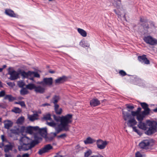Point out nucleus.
I'll return each instance as SVG.
<instances>
[{
  "label": "nucleus",
  "mask_w": 157,
  "mask_h": 157,
  "mask_svg": "<svg viewBox=\"0 0 157 157\" xmlns=\"http://www.w3.org/2000/svg\"><path fill=\"white\" fill-rule=\"evenodd\" d=\"M47 124L49 126L54 128L56 132H52L51 134L52 136L54 137L56 136L57 134L63 131L67 132L69 131L70 130V129L69 128H67L66 129H64V128L61 127L56 126V124L53 123H47Z\"/></svg>",
  "instance_id": "5"
},
{
  "label": "nucleus",
  "mask_w": 157,
  "mask_h": 157,
  "mask_svg": "<svg viewBox=\"0 0 157 157\" xmlns=\"http://www.w3.org/2000/svg\"><path fill=\"white\" fill-rule=\"evenodd\" d=\"M136 157H142V155L140 152H138L136 154Z\"/></svg>",
  "instance_id": "50"
},
{
  "label": "nucleus",
  "mask_w": 157,
  "mask_h": 157,
  "mask_svg": "<svg viewBox=\"0 0 157 157\" xmlns=\"http://www.w3.org/2000/svg\"><path fill=\"white\" fill-rule=\"evenodd\" d=\"M122 111L123 118L124 120L127 121L128 120L127 123L128 126L129 127L132 128L133 131L136 132L138 135L141 134V133L136 128V127H134L137 123V122L135 118L134 117H132L131 114L127 112H125L123 109L122 110Z\"/></svg>",
  "instance_id": "4"
},
{
  "label": "nucleus",
  "mask_w": 157,
  "mask_h": 157,
  "mask_svg": "<svg viewBox=\"0 0 157 157\" xmlns=\"http://www.w3.org/2000/svg\"><path fill=\"white\" fill-rule=\"evenodd\" d=\"M34 77H33V76L32 77H29V78H29V79L31 80L34 81Z\"/></svg>",
  "instance_id": "55"
},
{
  "label": "nucleus",
  "mask_w": 157,
  "mask_h": 157,
  "mask_svg": "<svg viewBox=\"0 0 157 157\" xmlns=\"http://www.w3.org/2000/svg\"><path fill=\"white\" fill-rule=\"evenodd\" d=\"M5 99H8L10 101H12L15 100L16 98L11 95H7L5 96Z\"/></svg>",
  "instance_id": "24"
},
{
  "label": "nucleus",
  "mask_w": 157,
  "mask_h": 157,
  "mask_svg": "<svg viewBox=\"0 0 157 157\" xmlns=\"http://www.w3.org/2000/svg\"><path fill=\"white\" fill-rule=\"evenodd\" d=\"M76 149H78L79 150L81 149V148L80 147L79 145H77L75 147Z\"/></svg>",
  "instance_id": "57"
},
{
  "label": "nucleus",
  "mask_w": 157,
  "mask_h": 157,
  "mask_svg": "<svg viewBox=\"0 0 157 157\" xmlns=\"http://www.w3.org/2000/svg\"><path fill=\"white\" fill-rule=\"evenodd\" d=\"M140 105L142 108L144 109L143 113H146L147 114H149L150 112V109L148 108V105L145 102H142L140 103Z\"/></svg>",
  "instance_id": "12"
},
{
  "label": "nucleus",
  "mask_w": 157,
  "mask_h": 157,
  "mask_svg": "<svg viewBox=\"0 0 157 157\" xmlns=\"http://www.w3.org/2000/svg\"><path fill=\"white\" fill-rule=\"evenodd\" d=\"M147 58L146 56L144 55L142 56H139L138 57V60L142 63H143L144 61Z\"/></svg>",
  "instance_id": "34"
},
{
  "label": "nucleus",
  "mask_w": 157,
  "mask_h": 157,
  "mask_svg": "<svg viewBox=\"0 0 157 157\" xmlns=\"http://www.w3.org/2000/svg\"><path fill=\"white\" fill-rule=\"evenodd\" d=\"M49 72L51 74H53L55 73V71H49Z\"/></svg>",
  "instance_id": "60"
},
{
  "label": "nucleus",
  "mask_w": 157,
  "mask_h": 157,
  "mask_svg": "<svg viewBox=\"0 0 157 157\" xmlns=\"http://www.w3.org/2000/svg\"><path fill=\"white\" fill-rule=\"evenodd\" d=\"M108 144L106 141H103L101 140H98L97 141V145L98 148L100 149H104Z\"/></svg>",
  "instance_id": "9"
},
{
  "label": "nucleus",
  "mask_w": 157,
  "mask_h": 157,
  "mask_svg": "<svg viewBox=\"0 0 157 157\" xmlns=\"http://www.w3.org/2000/svg\"><path fill=\"white\" fill-rule=\"evenodd\" d=\"M77 31L78 33L83 37H85L87 36V33L84 30L80 29L78 28Z\"/></svg>",
  "instance_id": "21"
},
{
  "label": "nucleus",
  "mask_w": 157,
  "mask_h": 157,
  "mask_svg": "<svg viewBox=\"0 0 157 157\" xmlns=\"http://www.w3.org/2000/svg\"><path fill=\"white\" fill-rule=\"evenodd\" d=\"M53 83V79L52 78H44L43 80L40 82H37V84H42L43 86H50Z\"/></svg>",
  "instance_id": "6"
},
{
  "label": "nucleus",
  "mask_w": 157,
  "mask_h": 157,
  "mask_svg": "<svg viewBox=\"0 0 157 157\" xmlns=\"http://www.w3.org/2000/svg\"><path fill=\"white\" fill-rule=\"evenodd\" d=\"M119 73L122 76H125L126 75V72L123 70L120 71Z\"/></svg>",
  "instance_id": "43"
},
{
  "label": "nucleus",
  "mask_w": 157,
  "mask_h": 157,
  "mask_svg": "<svg viewBox=\"0 0 157 157\" xmlns=\"http://www.w3.org/2000/svg\"><path fill=\"white\" fill-rule=\"evenodd\" d=\"M145 64H148L150 63V61L147 58L144 61L143 63Z\"/></svg>",
  "instance_id": "48"
},
{
  "label": "nucleus",
  "mask_w": 157,
  "mask_h": 157,
  "mask_svg": "<svg viewBox=\"0 0 157 157\" xmlns=\"http://www.w3.org/2000/svg\"><path fill=\"white\" fill-rule=\"evenodd\" d=\"M11 111L16 113H20L21 112L22 110L18 107H14L11 110Z\"/></svg>",
  "instance_id": "28"
},
{
  "label": "nucleus",
  "mask_w": 157,
  "mask_h": 157,
  "mask_svg": "<svg viewBox=\"0 0 157 157\" xmlns=\"http://www.w3.org/2000/svg\"><path fill=\"white\" fill-rule=\"evenodd\" d=\"M39 132L42 136H46L47 132L46 128L40 129Z\"/></svg>",
  "instance_id": "27"
},
{
  "label": "nucleus",
  "mask_w": 157,
  "mask_h": 157,
  "mask_svg": "<svg viewBox=\"0 0 157 157\" xmlns=\"http://www.w3.org/2000/svg\"><path fill=\"white\" fill-rule=\"evenodd\" d=\"M44 120L46 121H51L52 120V118L51 117V115L49 114H48L46 115H45L44 116Z\"/></svg>",
  "instance_id": "38"
},
{
  "label": "nucleus",
  "mask_w": 157,
  "mask_h": 157,
  "mask_svg": "<svg viewBox=\"0 0 157 157\" xmlns=\"http://www.w3.org/2000/svg\"><path fill=\"white\" fill-rule=\"evenodd\" d=\"M9 74L10 75V78L11 80H14L18 78L19 72L18 73L15 71H13L10 72Z\"/></svg>",
  "instance_id": "11"
},
{
  "label": "nucleus",
  "mask_w": 157,
  "mask_h": 157,
  "mask_svg": "<svg viewBox=\"0 0 157 157\" xmlns=\"http://www.w3.org/2000/svg\"><path fill=\"white\" fill-rule=\"evenodd\" d=\"M33 131L38 130L39 131L40 129L38 126L33 127Z\"/></svg>",
  "instance_id": "47"
},
{
  "label": "nucleus",
  "mask_w": 157,
  "mask_h": 157,
  "mask_svg": "<svg viewBox=\"0 0 157 157\" xmlns=\"http://www.w3.org/2000/svg\"><path fill=\"white\" fill-rule=\"evenodd\" d=\"M7 84L11 87H13L14 86V84L11 82H8L7 83Z\"/></svg>",
  "instance_id": "51"
},
{
  "label": "nucleus",
  "mask_w": 157,
  "mask_h": 157,
  "mask_svg": "<svg viewBox=\"0 0 157 157\" xmlns=\"http://www.w3.org/2000/svg\"><path fill=\"white\" fill-rule=\"evenodd\" d=\"M29 155L28 153H26L23 154L22 157H29Z\"/></svg>",
  "instance_id": "52"
},
{
  "label": "nucleus",
  "mask_w": 157,
  "mask_h": 157,
  "mask_svg": "<svg viewBox=\"0 0 157 157\" xmlns=\"http://www.w3.org/2000/svg\"><path fill=\"white\" fill-rule=\"evenodd\" d=\"M27 117L29 121H33L38 119V114L36 113H34L32 115L28 114Z\"/></svg>",
  "instance_id": "18"
},
{
  "label": "nucleus",
  "mask_w": 157,
  "mask_h": 157,
  "mask_svg": "<svg viewBox=\"0 0 157 157\" xmlns=\"http://www.w3.org/2000/svg\"><path fill=\"white\" fill-rule=\"evenodd\" d=\"M131 113L132 117V116L135 117V116H136L137 117L139 113L137 111H131Z\"/></svg>",
  "instance_id": "40"
},
{
  "label": "nucleus",
  "mask_w": 157,
  "mask_h": 157,
  "mask_svg": "<svg viewBox=\"0 0 157 157\" xmlns=\"http://www.w3.org/2000/svg\"><path fill=\"white\" fill-rule=\"evenodd\" d=\"M12 146L10 145H7L4 146V151L6 152H8L9 151L12 150Z\"/></svg>",
  "instance_id": "30"
},
{
  "label": "nucleus",
  "mask_w": 157,
  "mask_h": 157,
  "mask_svg": "<svg viewBox=\"0 0 157 157\" xmlns=\"http://www.w3.org/2000/svg\"><path fill=\"white\" fill-rule=\"evenodd\" d=\"M79 44L81 46L84 48L89 46V44H88L87 43H86L85 41H81L80 42Z\"/></svg>",
  "instance_id": "36"
},
{
  "label": "nucleus",
  "mask_w": 157,
  "mask_h": 157,
  "mask_svg": "<svg viewBox=\"0 0 157 157\" xmlns=\"http://www.w3.org/2000/svg\"><path fill=\"white\" fill-rule=\"evenodd\" d=\"M5 91L2 90L0 92V98L4 96L5 95Z\"/></svg>",
  "instance_id": "44"
},
{
  "label": "nucleus",
  "mask_w": 157,
  "mask_h": 157,
  "mask_svg": "<svg viewBox=\"0 0 157 157\" xmlns=\"http://www.w3.org/2000/svg\"><path fill=\"white\" fill-rule=\"evenodd\" d=\"M91 153V151L90 150H89L87 151L85 153V157H88L90 155Z\"/></svg>",
  "instance_id": "42"
},
{
  "label": "nucleus",
  "mask_w": 157,
  "mask_h": 157,
  "mask_svg": "<svg viewBox=\"0 0 157 157\" xmlns=\"http://www.w3.org/2000/svg\"><path fill=\"white\" fill-rule=\"evenodd\" d=\"M45 89L44 86H36L35 89V91L36 93H39L43 94L45 91Z\"/></svg>",
  "instance_id": "13"
},
{
  "label": "nucleus",
  "mask_w": 157,
  "mask_h": 157,
  "mask_svg": "<svg viewBox=\"0 0 157 157\" xmlns=\"http://www.w3.org/2000/svg\"><path fill=\"white\" fill-rule=\"evenodd\" d=\"M18 86L21 88H23V87L25 86V83L24 82L22 81H19L17 82Z\"/></svg>",
  "instance_id": "37"
},
{
  "label": "nucleus",
  "mask_w": 157,
  "mask_h": 157,
  "mask_svg": "<svg viewBox=\"0 0 157 157\" xmlns=\"http://www.w3.org/2000/svg\"><path fill=\"white\" fill-rule=\"evenodd\" d=\"M100 101L97 98H94L90 100V105L92 107H94L99 105Z\"/></svg>",
  "instance_id": "16"
},
{
  "label": "nucleus",
  "mask_w": 157,
  "mask_h": 157,
  "mask_svg": "<svg viewBox=\"0 0 157 157\" xmlns=\"http://www.w3.org/2000/svg\"><path fill=\"white\" fill-rule=\"evenodd\" d=\"M5 157H12V156L10 154H5Z\"/></svg>",
  "instance_id": "58"
},
{
  "label": "nucleus",
  "mask_w": 157,
  "mask_h": 157,
  "mask_svg": "<svg viewBox=\"0 0 157 157\" xmlns=\"http://www.w3.org/2000/svg\"><path fill=\"white\" fill-rule=\"evenodd\" d=\"M67 78V77L65 76L60 77L55 80V84L57 85L63 83L66 81Z\"/></svg>",
  "instance_id": "15"
},
{
  "label": "nucleus",
  "mask_w": 157,
  "mask_h": 157,
  "mask_svg": "<svg viewBox=\"0 0 157 157\" xmlns=\"http://www.w3.org/2000/svg\"><path fill=\"white\" fill-rule=\"evenodd\" d=\"M91 157H104L101 155H93Z\"/></svg>",
  "instance_id": "56"
},
{
  "label": "nucleus",
  "mask_w": 157,
  "mask_h": 157,
  "mask_svg": "<svg viewBox=\"0 0 157 157\" xmlns=\"http://www.w3.org/2000/svg\"><path fill=\"white\" fill-rule=\"evenodd\" d=\"M4 125V128L7 129H9L10 127L12 126L13 123V122L9 120H6L3 122Z\"/></svg>",
  "instance_id": "17"
},
{
  "label": "nucleus",
  "mask_w": 157,
  "mask_h": 157,
  "mask_svg": "<svg viewBox=\"0 0 157 157\" xmlns=\"http://www.w3.org/2000/svg\"><path fill=\"white\" fill-rule=\"evenodd\" d=\"M26 132H27L32 134L33 133V130L32 126H29L26 128Z\"/></svg>",
  "instance_id": "35"
},
{
  "label": "nucleus",
  "mask_w": 157,
  "mask_h": 157,
  "mask_svg": "<svg viewBox=\"0 0 157 157\" xmlns=\"http://www.w3.org/2000/svg\"><path fill=\"white\" fill-rule=\"evenodd\" d=\"M54 157H62V156L61 155H57L55 156Z\"/></svg>",
  "instance_id": "63"
},
{
  "label": "nucleus",
  "mask_w": 157,
  "mask_h": 157,
  "mask_svg": "<svg viewBox=\"0 0 157 157\" xmlns=\"http://www.w3.org/2000/svg\"><path fill=\"white\" fill-rule=\"evenodd\" d=\"M19 75H21L24 78H28L30 77V71H29L28 72H26L24 71H21L20 70L19 71Z\"/></svg>",
  "instance_id": "19"
},
{
  "label": "nucleus",
  "mask_w": 157,
  "mask_h": 157,
  "mask_svg": "<svg viewBox=\"0 0 157 157\" xmlns=\"http://www.w3.org/2000/svg\"><path fill=\"white\" fill-rule=\"evenodd\" d=\"M66 135L65 133H63L62 134L59 136H58V138H64L66 137Z\"/></svg>",
  "instance_id": "46"
},
{
  "label": "nucleus",
  "mask_w": 157,
  "mask_h": 157,
  "mask_svg": "<svg viewBox=\"0 0 157 157\" xmlns=\"http://www.w3.org/2000/svg\"><path fill=\"white\" fill-rule=\"evenodd\" d=\"M152 145L151 141L148 140H143L139 144L141 148L145 149H148Z\"/></svg>",
  "instance_id": "7"
},
{
  "label": "nucleus",
  "mask_w": 157,
  "mask_h": 157,
  "mask_svg": "<svg viewBox=\"0 0 157 157\" xmlns=\"http://www.w3.org/2000/svg\"><path fill=\"white\" fill-rule=\"evenodd\" d=\"M140 21L142 23L141 25L144 29H147L149 28L147 20L144 19V17H142L140 18Z\"/></svg>",
  "instance_id": "14"
},
{
  "label": "nucleus",
  "mask_w": 157,
  "mask_h": 157,
  "mask_svg": "<svg viewBox=\"0 0 157 157\" xmlns=\"http://www.w3.org/2000/svg\"><path fill=\"white\" fill-rule=\"evenodd\" d=\"M52 146L49 144H48L45 145L43 148L40 149L39 151V154L41 155L44 153L48 152L49 150L52 149Z\"/></svg>",
  "instance_id": "10"
},
{
  "label": "nucleus",
  "mask_w": 157,
  "mask_h": 157,
  "mask_svg": "<svg viewBox=\"0 0 157 157\" xmlns=\"http://www.w3.org/2000/svg\"><path fill=\"white\" fill-rule=\"evenodd\" d=\"M157 122L155 121H147L146 124L140 122L138 124V127L140 128L145 130L148 129L145 133L149 135L157 131Z\"/></svg>",
  "instance_id": "3"
},
{
  "label": "nucleus",
  "mask_w": 157,
  "mask_h": 157,
  "mask_svg": "<svg viewBox=\"0 0 157 157\" xmlns=\"http://www.w3.org/2000/svg\"><path fill=\"white\" fill-rule=\"evenodd\" d=\"M5 13L7 15L10 17H14L15 16V14L13 12L10 10H5Z\"/></svg>",
  "instance_id": "22"
},
{
  "label": "nucleus",
  "mask_w": 157,
  "mask_h": 157,
  "mask_svg": "<svg viewBox=\"0 0 157 157\" xmlns=\"http://www.w3.org/2000/svg\"><path fill=\"white\" fill-rule=\"evenodd\" d=\"M143 40L146 43L151 45H155L157 44V40L150 36H145Z\"/></svg>",
  "instance_id": "8"
},
{
  "label": "nucleus",
  "mask_w": 157,
  "mask_h": 157,
  "mask_svg": "<svg viewBox=\"0 0 157 157\" xmlns=\"http://www.w3.org/2000/svg\"><path fill=\"white\" fill-rule=\"evenodd\" d=\"M20 105L22 107L25 108L26 107V105L25 102L24 101H20Z\"/></svg>",
  "instance_id": "45"
},
{
  "label": "nucleus",
  "mask_w": 157,
  "mask_h": 157,
  "mask_svg": "<svg viewBox=\"0 0 157 157\" xmlns=\"http://www.w3.org/2000/svg\"><path fill=\"white\" fill-rule=\"evenodd\" d=\"M113 4L115 6H119L121 4V0H118L117 3V2L115 1Z\"/></svg>",
  "instance_id": "41"
},
{
  "label": "nucleus",
  "mask_w": 157,
  "mask_h": 157,
  "mask_svg": "<svg viewBox=\"0 0 157 157\" xmlns=\"http://www.w3.org/2000/svg\"><path fill=\"white\" fill-rule=\"evenodd\" d=\"M84 142L86 144H92L93 143L94 141L91 138L89 137L87 138L84 141Z\"/></svg>",
  "instance_id": "33"
},
{
  "label": "nucleus",
  "mask_w": 157,
  "mask_h": 157,
  "mask_svg": "<svg viewBox=\"0 0 157 157\" xmlns=\"http://www.w3.org/2000/svg\"><path fill=\"white\" fill-rule=\"evenodd\" d=\"M24 117L23 116H21L17 120L16 123L18 124H21L24 122Z\"/></svg>",
  "instance_id": "23"
},
{
  "label": "nucleus",
  "mask_w": 157,
  "mask_h": 157,
  "mask_svg": "<svg viewBox=\"0 0 157 157\" xmlns=\"http://www.w3.org/2000/svg\"><path fill=\"white\" fill-rule=\"evenodd\" d=\"M20 94L22 95H25L29 93V91L27 88H22L20 91Z\"/></svg>",
  "instance_id": "26"
},
{
  "label": "nucleus",
  "mask_w": 157,
  "mask_h": 157,
  "mask_svg": "<svg viewBox=\"0 0 157 157\" xmlns=\"http://www.w3.org/2000/svg\"><path fill=\"white\" fill-rule=\"evenodd\" d=\"M4 146V144L3 142L0 144V147L2 148Z\"/></svg>",
  "instance_id": "61"
},
{
  "label": "nucleus",
  "mask_w": 157,
  "mask_h": 157,
  "mask_svg": "<svg viewBox=\"0 0 157 157\" xmlns=\"http://www.w3.org/2000/svg\"><path fill=\"white\" fill-rule=\"evenodd\" d=\"M33 76L34 77L40 78V75L37 72L30 71V77Z\"/></svg>",
  "instance_id": "32"
},
{
  "label": "nucleus",
  "mask_w": 157,
  "mask_h": 157,
  "mask_svg": "<svg viewBox=\"0 0 157 157\" xmlns=\"http://www.w3.org/2000/svg\"><path fill=\"white\" fill-rule=\"evenodd\" d=\"M57 111H58V112H60V114L61 113H62V109L60 108L59 109H57Z\"/></svg>",
  "instance_id": "59"
},
{
  "label": "nucleus",
  "mask_w": 157,
  "mask_h": 157,
  "mask_svg": "<svg viewBox=\"0 0 157 157\" xmlns=\"http://www.w3.org/2000/svg\"><path fill=\"white\" fill-rule=\"evenodd\" d=\"M35 85L33 83H29L26 85V88L30 90L33 89L35 90Z\"/></svg>",
  "instance_id": "25"
},
{
  "label": "nucleus",
  "mask_w": 157,
  "mask_h": 157,
  "mask_svg": "<svg viewBox=\"0 0 157 157\" xmlns=\"http://www.w3.org/2000/svg\"><path fill=\"white\" fill-rule=\"evenodd\" d=\"M1 138L2 140V142H4L6 141V139L5 138L4 135H2L1 136Z\"/></svg>",
  "instance_id": "49"
},
{
  "label": "nucleus",
  "mask_w": 157,
  "mask_h": 157,
  "mask_svg": "<svg viewBox=\"0 0 157 157\" xmlns=\"http://www.w3.org/2000/svg\"><path fill=\"white\" fill-rule=\"evenodd\" d=\"M60 99V98L59 96L55 95L52 99V102L54 104H56Z\"/></svg>",
  "instance_id": "29"
},
{
  "label": "nucleus",
  "mask_w": 157,
  "mask_h": 157,
  "mask_svg": "<svg viewBox=\"0 0 157 157\" xmlns=\"http://www.w3.org/2000/svg\"><path fill=\"white\" fill-rule=\"evenodd\" d=\"M141 110V108L138 107L137 108V111H137L138 112V113H139L140 112Z\"/></svg>",
  "instance_id": "54"
},
{
  "label": "nucleus",
  "mask_w": 157,
  "mask_h": 157,
  "mask_svg": "<svg viewBox=\"0 0 157 157\" xmlns=\"http://www.w3.org/2000/svg\"><path fill=\"white\" fill-rule=\"evenodd\" d=\"M153 110L155 112H157V107L153 109Z\"/></svg>",
  "instance_id": "62"
},
{
  "label": "nucleus",
  "mask_w": 157,
  "mask_h": 157,
  "mask_svg": "<svg viewBox=\"0 0 157 157\" xmlns=\"http://www.w3.org/2000/svg\"><path fill=\"white\" fill-rule=\"evenodd\" d=\"M54 105H55L54 109H55V110L56 112V113L57 114H60V111L59 112H58L57 111V109H59V105L57 104V103L54 104Z\"/></svg>",
  "instance_id": "39"
},
{
  "label": "nucleus",
  "mask_w": 157,
  "mask_h": 157,
  "mask_svg": "<svg viewBox=\"0 0 157 157\" xmlns=\"http://www.w3.org/2000/svg\"><path fill=\"white\" fill-rule=\"evenodd\" d=\"M54 119L57 122L59 121L60 123H55L54 121H52L47 123H53L56 124V126L61 127L66 129L67 128L70 129V125L69 124L72 121V115L71 114H68L62 117H57L55 115H53Z\"/></svg>",
  "instance_id": "1"
},
{
  "label": "nucleus",
  "mask_w": 157,
  "mask_h": 157,
  "mask_svg": "<svg viewBox=\"0 0 157 157\" xmlns=\"http://www.w3.org/2000/svg\"><path fill=\"white\" fill-rule=\"evenodd\" d=\"M14 103L15 104H19V105H20V101H19V102L15 101L14 102Z\"/></svg>",
  "instance_id": "64"
},
{
  "label": "nucleus",
  "mask_w": 157,
  "mask_h": 157,
  "mask_svg": "<svg viewBox=\"0 0 157 157\" xmlns=\"http://www.w3.org/2000/svg\"><path fill=\"white\" fill-rule=\"evenodd\" d=\"M50 105V104H48V103H44V104H42V106H46Z\"/></svg>",
  "instance_id": "53"
},
{
  "label": "nucleus",
  "mask_w": 157,
  "mask_h": 157,
  "mask_svg": "<svg viewBox=\"0 0 157 157\" xmlns=\"http://www.w3.org/2000/svg\"><path fill=\"white\" fill-rule=\"evenodd\" d=\"M126 108L128 109V111L131 112L134 108V105L132 104H126Z\"/></svg>",
  "instance_id": "31"
},
{
  "label": "nucleus",
  "mask_w": 157,
  "mask_h": 157,
  "mask_svg": "<svg viewBox=\"0 0 157 157\" xmlns=\"http://www.w3.org/2000/svg\"><path fill=\"white\" fill-rule=\"evenodd\" d=\"M39 143L38 140H33L26 136H22L19 140L18 149L19 151H27Z\"/></svg>",
  "instance_id": "2"
},
{
  "label": "nucleus",
  "mask_w": 157,
  "mask_h": 157,
  "mask_svg": "<svg viewBox=\"0 0 157 157\" xmlns=\"http://www.w3.org/2000/svg\"><path fill=\"white\" fill-rule=\"evenodd\" d=\"M148 115V114L145 113H144L142 111L141 113H138L136 117V119L138 121L141 122L143 120L145 116Z\"/></svg>",
  "instance_id": "20"
}]
</instances>
